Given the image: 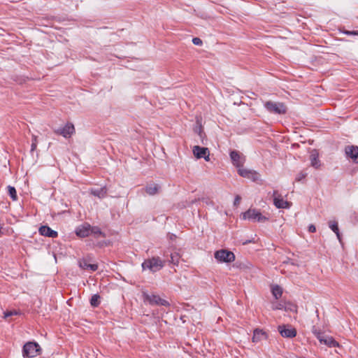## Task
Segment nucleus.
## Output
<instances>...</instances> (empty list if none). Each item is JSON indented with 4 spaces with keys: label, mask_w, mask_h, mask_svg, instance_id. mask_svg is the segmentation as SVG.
<instances>
[{
    "label": "nucleus",
    "mask_w": 358,
    "mask_h": 358,
    "mask_svg": "<svg viewBox=\"0 0 358 358\" xmlns=\"http://www.w3.org/2000/svg\"><path fill=\"white\" fill-rule=\"evenodd\" d=\"M249 179H251L252 181H257L259 179V175L255 171H252V174L249 175Z\"/></svg>",
    "instance_id": "obj_30"
},
{
    "label": "nucleus",
    "mask_w": 358,
    "mask_h": 358,
    "mask_svg": "<svg viewBox=\"0 0 358 358\" xmlns=\"http://www.w3.org/2000/svg\"><path fill=\"white\" fill-rule=\"evenodd\" d=\"M230 158L232 164L238 169L243 166L245 161V157L236 150L230 152Z\"/></svg>",
    "instance_id": "obj_8"
},
{
    "label": "nucleus",
    "mask_w": 358,
    "mask_h": 358,
    "mask_svg": "<svg viewBox=\"0 0 358 358\" xmlns=\"http://www.w3.org/2000/svg\"><path fill=\"white\" fill-rule=\"evenodd\" d=\"M214 257L219 262L231 263L235 260V255L224 249L216 251Z\"/></svg>",
    "instance_id": "obj_5"
},
{
    "label": "nucleus",
    "mask_w": 358,
    "mask_h": 358,
    "mask_svg": "<svg viewBox=\"0 0 358 358\" xmlns=\"http://www.w3.org/2000/svg\"><path fill=\"white\" fill-rule=\"evenodd\" d=\"M306 176H307V173L302 171L297 174V176L296 177V180L299 182L301 180H303V178H305Z\"/></svg>",
    "instance_id": "obj_31"
},
{
    "label": "nucleus",
    "mask_w": 358,
    "mask_h": 358,
    "mask_svg": "<svg viewBox=\"0 0 358 358\" xmlns=\"http://www.w3.org/2000/svg\"><path fill=\"white\" fill-rule=\"evenodd\" d=\"M243 219L258 222H264L268 220V218L262 215L259 210L252 208L248 209L243 214Z\"/></svg>",
    "instance_id": "obj_4"
},
{
    "label": "nucleus",
    "mask_w": 358,
    "mask_h": 358,
    "mask_svg": "<svg viewBox=\"0 0 358 358\" xmlns=\"http://www.w3.org/2000/svg\"><path fill=\"white\" fill-rule=\"evenodd\" d=\"M79 266L84 270H91L95 271L98 269V265L95 264H89L86 259L80 260L78 262Z\"/></svg>",
    "instance_id": "obj_15"
},
{
    "label": "nucleus",
    "mask_w": 358,
    "mask_h": 358,
    "mask_svg": "<svg viewBox=\"0 0 358 358\" xmlns=\"http://www.w3.org/2000/svg\"><path fill=\"white\" fill-rule=\"evenodd\" d=\"M8 192L13 201L17 200V192L14 187L8 185Z\"/></svg>",
    "instance_id": "obj_25"
},
{
    "label": "nucleus",
    "mask_w": 358,
    "mask_h": 358,
    "mask_svg": "<svg viewBox=\"0 0 358 358\" xmlns=\"http://www.w3.org/2000/svg\"><path fill=\"white\" fill-rule=\"evenodd\" d=\"M325 336H324V335L322 333L320 335L317 336L316 338L320 341V342L321 343H322V342H323V341H324V339Z\"/></svg>",
    "instance_id": "obj_38"
},
{
    "label": "nucleus",
    "mask_w": 358,
    "mask_h": 358,
    "mask_svg": "<svg viewBox=\"0 0 358 358\" xmlns=\"http://www.w3.org/2000/svg\"><path fill=\"white\" fill-rule=\"evenodd\" d=\"M284 306L282 305V304H278L275 308H274L273 309H278V310H282L283 309Z\"/></svg>",
    "instance_id": "obj_39"
},
{
    "label": "nucleus",
    "mask_w": 358,
    "mask_h": 358,
    "mask_svg": "<svg viewBox=\"0 0 358 358\" xmlns=\"http://www.w3.org/2000/svg\"><path fill=\"white\" fill-rule=\"evenodd\" d=\"M264 107L271 114L282 115L287 113V107L282 102L267 101L264 103Z\"/></svg>",
    "instance_id": "obj_1"
},
{
    "label": "nucleus",
    "mask_w": 358,
    "mask_h": 358,
    "mask_svg": "<svg viewBox=\"0 0 358 358\" xmlns=\"http://www.w3.org/2000/svg\"><path fill=\"white\" fill-rule=\"evenodd\" d=\"M145 299L151 305H160V306H169L170 305L169 303L166 300L160 298V296L158 295L145 294Z\"/></svg>",
    "instance_id": "obj_9"
},
{
    "label": "nucleus",
    "mask_w": 358,
    "mask_h": 358,
    "mask_svg": "<svg viewBox=\"0 0 358 358\" xmlns=\"http://www.w3.org/2000/svg\"><path fill=\"white\" fill-rule=\"evenodd\" d=\"M90 304L93 307H97L100 304V296L99 294H94L90 299Z\"/></svg>",
    "instance_id": "obj_27"
},
{
    "label": "nucleus",
    "mask_w": 358,
    "mask_h": 358,
    "mask_svg": "<svg viewBox=\"0 0 358 358\" xmlns=\"http://www.w3.org/2000/svg\"><path fill=\"white\" fill-rule=\"evenodd\" d=\"M20 313L16 310H6L3 312V318L7 319L14 315H18Z\"/></svg>",
    "instance_id": "obj_28"
},
{
    "label": "nucleus",
    "mask_w": 358,
    "mask_h": 358,
    "mask_svg": "<svg viewBox=\"0 0 358 358\" xmlns=\"http://www.w3.org/2000/svg\"><path fill=\"white\" fill-rule=\"evenodd\" d=\"M322 343L329 348H336L339 346L338 342H337L332 336H325Z\"/></svg>",
    "instance_id": "obj_20"
},
{
    "label": "nucleus",
    "mask_w": 358,
    "mask_h": 358,
    "mask_svg": "<svg viewBox=\"0 0 358 358\" xmlns=\"http://www.w3.org/2000/svg\"><path fill=\"white\" fill-rule=\"evenodd\" d=\"M37 144H38L37 136L36 135H32L31 152H34L36 149Z\"/></svg>",
    "instance_id": "obj_29"
},
{
    "label": "nucleus",
    "mask_w": 358,
    "mask_h": 358,
    "mask_svg": "<svg viewBox=\"0 0 358 358\" xmlns=\"http://www.w3.org/2000/svg\"><path fill=\"white\" fill-rule=\"evenodd\" d=\"M165 264V261L162 260L159 257H153L150 259L144 260L142 263L143 270L149 269L151 272L155 273L161 270Z\"/></svg>",
    "instance_id": "obj_2"
},
{
    "label": "nucleus",
    "mask_w": 358,
    "mask_h": 358,
    "mask_svg": "<svg viewBox=\"0 0 358 358\" xmlns=\"http://www.w3.org/2000/svg\"><path fill=\"white\" fill-rule=\"evenodd\" d=\"M329 227L336 234L338 239L341 241V234L338 229V222L336 221H329Z\"/></svg>",
    "instance_id": "obj_21"
},
{
    "label": "nucleus",
    "mask_w": 358,
    "mask_h": 358,
    "mask_svg": "<svg viewBox=\"0 0 358 358\" xmlns=\"http://www.w3.org/2000/svg\"><path fill=\"white\" fill-rule=\"evenodd\" d=\"M90 193L99 199L104 198L107 194V189L106 187H102L97 189H91Z\"/></svg>",
    "instance_id": "obj_17"
},
{
    "label": "nucleus",
    "mask_w": 358,
    "mask_h": 358,
    "mask_svg": "<svg viewBox=\"0 0 358 358\" xmlns=\"http://www.w3.org/2000/svg\"><path fill=\"white\" fill-rule=\"evenodd\" d=\"M250 242H251L250 241H247L245 243H243V244H247V243H250Z\"/></svg>",
    "instance_id": "obj_41"
},
{
    "label": "nucleus",
    "mask_w": 358,
    "mask_h": 358,
    "mask_svg": "<svg viewBox=\"0 0 358 358\" xmlns=\"http://www.w3.org/2000/svg\"><path fill=\"white\" fill-rule=\"evenodd\" d=\"M193 153L198 159L204 158L206 161L209 160V152L206 148L196 145L193 148Z\"/></svg>",
    "instance_id": "obj_11"
},
{
    "label": "nucleus",
    "mask_w": 358,
    "mask_h": 358,
    "mask_svg": "<svg viewBox=\"0 0 358 358\" xmlns=\"http://www.w3.org/2000/svg\"><path fill=\"white\" fill-rule=\"evenodd\" d=\"M38 231L41 236L46 237L56 238L58 236L57 231L52 230L50 227L47 225L41 226L39 228Z\"/></svg>",
    "instance_id": "obj_14"
},
{
    "label": "nucleus",
    "mask_w": 358,
    "mask_h": 358,
    "mask_svg": "<svg viewBox=\"0 0 358 358\" xmlns=\"http://www.w3.org/2000/svg\"><path fill=\"white\" fill-rule=\"evenodd\" d=\"M76 234L80 238H85L90 235V224L85 223L76 227Z\"/></svg>",
    "instance_id": "obj_13"
},
{
    "label": "nucleus",
    "mask_w": 358,
    "mask_h": 358,
    "mask_svg": "<svg viewBox=\"0 0 358 358\" xmlns=\"http://www.w3.org/2000/svg\"><path fill=\"white\" fill-rule=\"evenodd\" d=\"M312 331L313 334L315 336V337L322 334V332L320 330H317L315 327H313Z\"/></svg>",
    "instance_id": "obj_37"
},
{
    "label": "nucleus",
    "mask_w": 358,
    "mask_h": 358,
    "mask_svg": "<svg viewBox=\"0 0 358 358\" xmlns=\"http://www.w3.org/2000/svg\"><path fill=\"white\" fill-rule=\"evenodd\" d=\"M273 203L277 208H289L291 206V203L285 201L281 195L278 194L277 190H274L273 192Z\"/></svg>",
    "instance_id": "obj_7"
},
{
    "label": "nucleus",
    "mask_w": 358,
    "mask_h": 358,
    "mask_svg": "<svg viewBox=\"0 0 358 358\" xmlns=\"http://www.w3.org/2000/svg\"><path fill=\"white\" fill-rule=\"evenodd\" d=\"M308 231L310 233H314L316 231V227L314 224H310L308 226Z\"/></svg>",
    "instance_id": "obj_35"
},
{
    "label": "nucleus",
    "mask_w": 358,
    "mask_h": 358,
    "mask_svg": "<svg viewBox=\"0 0 358 358\" xmlns=\"http://www.w3.org/2000/svg\"><path fill=\"white\" fill-rule=\"evenodd\" d=\"M278 331L280 335L285 338H294L296 336V330L295 328H287L286 325H280L278 327Z\"/></svg>",
    "instance_id": "obj_10"
},
{
    "label": "nucleus",
    "mask_w": 358,
    "mask_h": 358,
    "mask_svg": "<svg viewBox=\"0 0 358 358\" xmlns=\"http://www.w3.org/2000/svg\"><path fill=\"white\" fill-rule=\"evenodd\" d=\"M271 291L273 296L276 299L280 298L282 294V289L279 285H275L274 287H273Z\"/></svg>",
    "instance_id": "obj_23"
},
{
    "label": "nucleus",
    "mask_w": 358,
    "mask_h": 358,
    "mask_svg": "<svg viewBox=\"0 0 358 358\" xmlns=\"http://www.w3.org/2000/svg\"><path fill=\"white\" fill-rule=\"evenodd\" d=\"M345 152L346 156L352 159L355 163H358V146H346L345 148Z\"/></svg>",
    "instance_id": "obj_12"
},
{
    "label": "nucleus",
    "mask_w": 358,
    "mask_h": 358,
    "mask_svg": "<svg viewBox=\"0 0 358 358\" xmlns=\"http://www.w3.org/2000/svg\"><path fill=\"white\" fill-rule=\"evenodd\" d=\"M180 259V255L178 252H173L171 254V259L169 262L173 264L175 266H178L179 264V260Z\"/></svg>",
    "instance_id": "obj_24"
},
{
    "label": "nucleus",
    "mask_w": 358,
    "mask_h": 358,
    "mask_svg": "<svg viewBox=\"0 0 358 358\" xmlns=\"http://www.w3.org/2000/svg\"><path fill=\"white\" fill-rule=\"evenodd\" d=\"M55 133L56 134L61 135L66 138H69L75 133V127L72 123L68 122L64 125V127L55 130Z\"/></svg>",
    "instance_id": "obj_6"
},
{
    "label": "nucleus",
    "mask_w": 358,
    "mask_h": 358,
    "mask_svg": "<svg viewBox=\"0 0 358 358\" xmlns=\"http://www.w3.org/2000/svg\"><path fill=\"white\" fill-rule=\"evenodd\" d=\"M192 43L196 45H201L203 44L202 40L197 37L193 38Z\"/></svg>",
    "instance_id": "obj_32"
},
{
    "label": "nucleus",
    "mask_w": 358,
    "mask_h": 358,
    "mask_svg": "<svg viewBox=\"0 0 358 358\" xmlns=\"http://www.w3.org/2000/svg\"><path fill=\"white\" fill-rule=\"evenodd\" d=\"M41 350V347L37 343L28 342L23 346L22 356L24 358L35 357L40 354Z\"/></svg>",
    "instance_id": "obj_3"
},
{
    "label": "nucleus",
    "mask_w": 358,
    "mask_h": 358,
    "mask_svg": "<svg viewBox=\"0 0 358 358\" xmlns=\"http://www.w3.org/2000/svg\"><path fill=\"white\" fill-rule=\"evenodd\" d=\"M241 199V197L239 195H237L235 197V199H234V206L238 205L240 203Z\"/></svg>",
    "instance_id": "obj_36"
},
{
    "label": "nucleus",
    "mask_w": 358,
    "mask_h": 358,
    "mask_svg": "<svg viewBox=\"0 0 358 358\" xmlns=\"http://www.w3.org/2000/svg\"><path fill=\"white\" fill-rule=\"evenodd\" d=\"M310 162L311 166L315 169H318L321 164L319 159L318 153L316 151H314L310 155Z\"/></svg>",
    "instance_id": "obj_19"
},
{
    "label": "nucleus",
    "mask_w": 358,
    "mask_h": 358,
    "mask_svg": "<svg viewBox=\"0 0 358 358\" xmlns=\"http://www.w3.org/2000/svg\"><path fill=\"white\" fill-rule=\"evenodd\" d=\"M289 309L291 311L296 312V306L295 305H290V307L287 308V306L285 307V310H287Z\"/></svg>",
    "instance_id": "obj_34"
},
{
    "label": "nucleus",
    "mask_w": 358,
    "mask_h": 358,
    "mask_svg": "<svg viewBox=\"0 0 358 358\" xmlns=\"http://www.w3.org/2000/svg\"><path fill=\"white\" fill-rule=\"evenodd\" d=\"M346 35H358V31H343Z\"/></svg>",
    "instance_id": "obj_33"
},
{
    "label": "nucleus",
    "mask_w": 358,
    "mask_h": 358,
    "mask_svg": "<svg viewBox=\"0 0 358 358\" xmlns=\"http://www.w3.org/2000/svg\"><path fill=\"white\" fill-rule=\"evenodd\" d=\"M169 238H170L171 240H174V239L176 238V236L175 234H171L169 235Z\"/></svg>",
    "instance_id": "obj_40"
},
{
    "label": "nucleus",
    "mask_w": 358,
    "mask_h": 358,
    "mask_svg": "<svg viewBox=\"0 0 358 358\" xmlns=\"http://www.w3.org/2000/svg\"><path fill=\"white\" fill-rule=\"evenodd\" d=\"M160 186L157 184H151L145 187V190L149 195L153 196L159 192Z\"/></svg>",
    "instance_id": "obj_18"
},
{
    "label": "nucleus",
    "mask_w": 358,
    "mask_h": 358,
    "mask_svg": "<svg viewBox=\"0 0 358 358\" xmlns=\"http://www.w3.org/2000/svg\"><path fill=\"white\" fill-rule=\"evenodd\" d=\"M90 234L94 235L96 238L98 237H105V234L101 230V229L97 226H91L90 225Z\"/></svg>",
    "instance_id": "obj_22"
},
{
    "label": "nucleus",
    "mask_w": 358,
    "mask_h": 358,
    "mask_svg": "<svg viewBox=\"0 0 358 358\" xmlns=\"http://www.w3.org/2000/svg\"><path fill=\"white\" fill-rule=\"evenodd\" d=\"M266 338V332L263 331L261 329H256L253 332V336H252V342L254 343H258L260 341L263 339Z\"/></svg>",
    "instance_id": "obj_16"
},
{
    "label": "nucleus",
    "mask_w": 358,
    "mask_h": 358,
    "mask_svg": "<svg viewBox=\"0 0 358 358\" xmlns=\"http://www.w3.org/2000/svg\"><path fill=\"white\" fill-rule=\"evenodd\" d=\"M252 170H248V169H244L242 167H240L238 169V174L243 177V178H248V177L250 176L249 175L252 174Z\"/></svg>",
    "instance_id": "obj_26"
}]
</instances>
